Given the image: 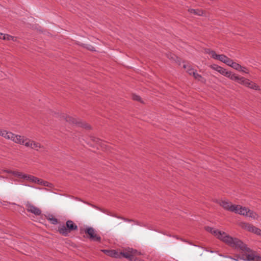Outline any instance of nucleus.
<instances>
[{
	"mask_svg": "<svg viewBox=\"0 0 261 261\" xmlns=\"http://www.w3.org/2000/svg\"><path fill=\"white\" fill-rule=\"evenodd\" d=\"M237 82L239 84L245 86L246 82H247V79L244 77L239 76Z\"/></svg>",
	"mask_w": 261,
	"mask_h": 261,
	"instance_id": "24",
	"label": "nucleus"
},
{
	"mask_svg": "<svg viewBox=\"0 0 261 261\" xmlns=\"http://www.w3.org/2000/svg\"><path fill=\"white\" fill-rule=\"evenodd\" d=\"M4 34L0 33V39H3Z\"/></svg>",
	"mask_w": 261,
	"mask_h": 261,
	"instance_id": "36",
	"label": "nucleus"
},
{
	"mask_svg": "<svg viewBox=\"0 0 261 261\" xmlns=\"http://www.w3.org/2000/svg\"><path fill=\"white\" fill-rule=\"evenodd\" d=\"M206 230L231 247L240 250L242 253V256L239 257L240 259L244 261H261L260 256L238 238L231 237L224 231L211 227H206Z\"/></svg>",
	"mask_w": 261,
	"mask_h": 261,
	"instance_id": "1",
	"label": "nucleus"
},
{
	"mask_svg": "<svg viewBox=\"0 0 261 261\" xmlns=\"http://www.w3.org/2000/svg\"><path fill=\"white\" fill-rule=\"evenodd\" d=\"M219 204L226 210L232 212H233V211L236 210V208H237V207L236 206V205L232 204L228 200H220L219 202Z\"/></svg>",
	"mask_w": 261,
	"mask_h": 261,
	"instance_id": "8",
	"label": "nucleus"
},
{
	"mask_svg": "<svg viewBox=\"0 0 261 261\" xmlns=\"http://www.w3.org/2000/svg\"><path fill=\"white\" fill-rule=\"evenodd\" d=\"M189 12L191 14H194L198 16H202L203 14V11L200 9H189Z\"/></svg>",
	"mask_w": 261,
	"mask_h": 261,
	"instance_id": "16",
	"label": "nucleus"
},
{
	"mask_svg": "<svg viewBox=\"0 0 261 261\" xmlns=\"http://www.w3.org/2000/svg\"><path fill=\"white\" fill-rule=\"evenodd\" d=\"M183 67L187 69V71L189 73L190 75H193L194 73L195 72V71L192 69L190 65L184 64L183 65Z\"/></svg>",
	"mask_w": 261,
	"mask_h": 261,
	"instance_id": "20",
	"label": "nucleus"
},
{
	"mask_svg": "<svg viewBox=\"0 0 261 261\" xmlns=\"http://www.w3.org/2000/svg\"><path fill=\"white\" fill-rule=\"evenodd\" d=\"M231 67L233 68V69L239 71H240V69H242V66H241L239 64L237 63L236 62H233Z\"/></svg>",
	"mask_w": 261,
	"mask_h": 261,
	"instance_id": "25",
	"label": "nucleus"
},
{
	"mask_svg": "<svg viewBox=\"0 0 261 261\" xmlns=\"http://www.w3.org/2000/svg\"><path fill=\"white\" fill-rule=\"evenodd\" d=\"M231 73L232 72H230V71H227L226 69L225 70L223 74V75L227 77H228L229 79L230 78L231 75Z\"/></svg>",
	"mask_w": 261,
	"mask_h": 261,
	"instance_id": "29",
	"label": "nucleus"
},
{
	"mask_svg": "<svg viewBox=\"0 0 261 261\" xmlns=\"http://www.w3.org/2000/svg\"><path fill=\"white\" fill-rule=\"evenodd\" d=\"M239 76H238L236 74H235L234 73H232L229 79L231 80H233V81L237 82V81L239 79Z\"/></svg>",
	"mask_w": 261,
	"mask_h": 261,
	"instance_id": "28",
	"label": "nucleus"
},
{
	"mask_svg": "<svg viewBox=\"0 0 261 261\" xmlns=\"http://www.w3.org/2000/svg\"><path fill=\"white\" fill-rule=\"evenodd\" d=\"M253 232L258 235L261 236V229L256 227H255V228H254Z\"/></svg>",
	"mask_w": 261,
	"mask_h": 261,
	"instance_id": "30",
	"label": "nucleus"
},
{
	"mask_svg": "<svg viewBox=\"0 0 261 261\" xmlns=\"http://www.w3.org/2000/svg\"><path fill=\"white\" fill-rule=\"evenodd\" d=\"M119 257H123L132 261L135 256L140 255L141 254V252L138 251L136 249L131 248H127L124 249L122 251L119 252Z\"/></svg>",
	"mask_w": 261,
	"mask_h": 261,
	"instance_id": "4",
	"label": "nucleus"
},
{
	"mask_svg": "<svg viewBox=\"0 0 261 261\" xmlns=\"http://www.w3.org/2000/svg\"><path fill=\"white\" fill-rule=\"evenodd\" d=\"M242 227H244L245 229L247 230L248 231L252 232L253 231L254 228H255L254 226L248 223H243L242 225Z\"/></svg>",
	"mask_w": 261,
	"mask_h": 261,
	"instance_id": "17",
	"label": "nucleus"
},
{
	"mask_svg": "<svg viewBox=\"0 0 261 261\" xmlns=\"http://www.w3.org/2000/svg\"><path fill=\"white\" fill-rule=\"evenodd\" d=\"M211 68L213 69L218 71L219 73H220L222 75H223V74L225 70V69H224V68L221 67V66H219L216 64H214V65H212Z\"/></svg>",
	"mask_w": 261,
	"mask_h": 261,
	"instance_id": "14",
	"label": "nucleus"
},
{
	"mask_svg": "<svg viewBox=\"0 0 261 261\" xmlns=\"http://www.w3.org/2000/svg\"><path fill=\"white\" fill-rule=\"evenodd\" d=\"M233 61L232 60H231V59L229 58L228 57V58L227 59L225 64H227L228 66H230V67H231L232 65L233 64Z\"/></svg>",
	"mask_w": 261,
	"mask_h": 261,
	"instance_id": "27",
	"label": "nucleus"
},
{
	"mask_svg": "<svg viewBox=\"0 0 261 261\" xmlns=\"http://www.w3.org/2000/svg\"><path fill=\"white\" fill-rule=\"evenodd\" d=\"M101 251L103 252L106 255L115 258L119 257V252L115 250H107V249H102Z\"/></svg>",
	"mask_w": 261,
	"mask_h": 261,
	"instance_id": "12",
	"label": "nucleus"
},
{
	"mask_svg": "<svg viewBox=\"0 0 261 261\" xmlns=\"http://www.w3.org/2000/svg\"><path fill=\"white\" fill-rule=\"evenodd\" d=\"M168 58H172V59H173V57H171V56H168Z\"/></svg>",
	"mask_w": 261,
	"mask_h": 261,
	"instance_id": "38",
	"label": "nucleus"
},
{
	"mask_svg": "<svg viewBox=\"0 0 261 261\" xmlns=\"http://www.w3.org/2000/svg\"><path fill=\"white\" fill-rule=\"evenodd\" d=\"M85 232L89 235L88 238L93 241L100 242L101 237L97 234L95 230L90 227L85 228Z\"/></svg>",
	"mask_w": 261,
	"mask_h": 261,
	"instance_id": "6",
	"label": "nucleus"
},
{
	"mask_svg": "<svg viewBox=\"0 0 261 261\" xmlns=\"http://www.w3.org/2000/svg\"><path fill=\"white\" fill-rule=\"evenodd\" d=\"M47 219L53 224L56 225L58 223V219L51 215H48Z\"/></svg>",
	"mask_w": 261,
	"mask_h": 261,
	"instance_id": "21",
	"label": "nucleus"
},
{
	"mask_svg": "<svg viewBox=\"0 0 261 261\" xmlns=\"http://www.w3.org/2000/svg\"><path fill=\"white\" fill-rule=\"evenodd\" d=\"M136 256H135L132 261H144L143 260H140V259L137 258Z\"/></svg>",
	"mask_w": 261,
	"mask_h": 261,
	"instance_id": "34",
	"label": "nucleus"
},
{
	"mask_svg": "<svg viewBox=\"0 0 261 261\" xmlns=\"http://www.w3.org/2000/svg\"><path fill=\"white\" fill-rule=\"evenodd\" d=\"M239 71H242V72H243L244 73H249L248 69L246 67H243V66H242V69H240Z\"/></svg>",
	"mask_w": 261,
	"mask_h": 261,
	"instance_id": "31",
	"label": "nucleus"
},
{
	"mask_svg": "<svg viewBox=\"0 0 261 261\" xmlns=\"http://www.w3.org/2000/svg\"><path fill=\"white\" fill-rule=\"evenodd\" d=\"M193 75L194 77V78L198 81H199L203 83L205 82V80L201 75L199 74L198 73L196 72L194 73V74Z\"/></svg>",
	"mask_w": 261,
	"mask_h": 261,
	"instance_id": "22",
	"label": "nucleus"
},
{
	"mask_svg": "<svg viewBox=\"0 0 261 261\" xmlns=\"http://www.w3.org/2000/svg\"><path fill=\"white\" fill-rule=\"evenodd\" d=\"M133 99L135 100H137V101H140L141 100V97L138 96V95H133Z\"/></svg>",
	"mask_w": 261,
	"mask_h": 261,
	"instance_id": "32",
	"label": "nucleus"
},
{
	"mask_svg": "<svg viewBox=\"0 0 261 261\" xmlns=\"http://www.w3.org/2000/svg\"><path fill=\"white\" fill-rule=\"evenodd\" d=\"M247 217L251 218L254 220H257L259 218L258 215L256 212L250 210H249Z\"/></svg>",
	"mask_w": 261,
	"mask_h": 261,
	"instance_id": "15",
	"label": "nucleus"
},
{
	"mask_svg": "<svg viewBox=\"0 0 261 261\" xmlns=\"http://www.w3.org/2000/svg\"><path fill=\"white\" fill-rule=\"evenodd\" d=\"M245 86L253 89H257L258 87L253 82L250 81L248 79L247 82H246Z\"/></svg>",
	"mask_w": 261,
	"mask_h": 261,
	"instance_id": "18",
	"label": "nucleus"
},
{
	"mask_svg": "<svg viewBox=\"0 0 261 261\" xmlns=\"http://www.w3.org/2000/svg\"><path fill=\"white\" fill-rule=\"evenodd\" d=\"M26 208L28 212L31 213L36 216H39L41 214V210L31 203L28 202L25 204Z\"/></svg>",
	"mask_w": 261,
	"mask_h": 261,
	"instance_id": "10",
	"label": "nucleus"
},
{
	"mask_svg": "<svg viewBox=\"0 0 261 261\" xmlns=\"http://www.w3.org/2000/svg\"><path fill=\"white\" fill-rule=\"evenodd\" d=\"M236 206L237 208H236V210L233 211L234 213L247 217L250 210L249 209L246 207L242 206L240 205H236Z\"/></svg>",
	"mask_w": 261,
	"mask_h": 261,
	"instance_id": "11",
	"label": "nucleus"
},
{
	"mask_svg": "<svg viewBox=\"0 0 261 261\" xmlns=\"http://www.w3.org/2000/svg\"><path fill=\"white\" fill-rule=\"evenodd\" d=\"M118 218L121 219L123 220L125 222H129L133 221V220L127 219H126V218H122V217H118Z\"/></svg>",
	"mask_w": 261,
	"mask_h": 261,
	"instance_id": "33",
	"label": "nucleus"
},
{
	"mask_svg": "<svg viewBox=\"0 0 261 261\" xmlns=\"http://www.w3.org/2000/svg\"><path fill=\"white\" fill-rule=\"evenodd\" d=\"M77 228V225L72 220H67L66 222V226L64 225H60L58 227V230L62 235L67 236L71 231L76 230Z\"/></svg>",
	"mask_w": 261,
	"mask_h": 261,
	"instance_id": "3",
	"label": "nucleus"
},
{
	"mask_svg": "<svg viewBox=\"0 0 261 261\" xmlns=\"http://www.w3.org/2000/svg\"><path fill=\"white\" fill-rule=\"evenodd\" d=\"M17 144L24 145L26 147L30 148L38 151H41L44 149L43 146L40 143L31 140L24 136H20V138H19Z\"/></svg>",
	"mask_w": 261,
	"mask_h": 261,
	"instance_id": "2",
	"label": "nucleus"
},
{
	"mask_svg": "<svg viewBox=\"0 0 261 261\" xmlns=\"http://www.w3.org/2000/svg\"><path fill=\"white\" fill-rule=\"evenodd\" d=\"M0 136L6 139L10 140L17 144L21 135H16L11 132L0 129Z\"/></svg>",
	"mask_w": 261,
	"mask_h": 261,
	"instance_id": "5",
	"label": "nucleus"
},
{
	"mask_svg": "<svg viewBox=\"0 0 261 261\" xmlns=\"http://www.w3.org/2000/svg\"><path fill=\"white\" fill-rule=\"evenodd\" d=\"M65 120L67 122H69L70 123L76 124L79 126H81V127L87 128V129L90 128V126L88 124H87V123H86L85 122H80V121H78L77 120H76L75 118H73L70 116H66L65 118Z\"/></svg>",
	"mask_w": 261,
	"mask_h": 261,
	"instance_id": "7",
	"label": "nucleus"
},
{
	"mask_svg": "<svg viewBox=\"0 0 261 261\" xmlns=\"http://www.w3.org/2000/svg\"><path fill=\"white\" fill-rule=\"evenodd\" d=\"M206 53L211 55L212 58L214 59L218 60L222 62L225 63L228 57L224 55H217L215 51L210 50V49H207L206 50Z\"/></svg>",
	"mask_w": 261,
	"mask_h": 261,
	"instance_id": "9",
	"label": "nucleus"
},
{
	"mask_svg": "<svg viewBox=\"0 0 261 261\" xmlns=\"http://www.w3.org/2000/svg\"><path fill=\"white\" fill-rule=\"evenodd\" d=\"M37 183L40 185L44 186L45 187H49V188H51L53 187L52 184L49 183L46 181H44L41 179H39V181H37Z\"/></svg>",
	"mask_w": 261,
	"mask_h": 261,
	"instance_id": "19",
	"label": "nucleus"
},
{
	"mask_svg": "<svg viewBox=\"0 0 261 261\" xmlns=\"http://www.w3.org/2000/svg\"><path fill=\"white\" fill-rule=\"evenodd\" d=\"M13 172V171H11V170H8V171H7V173H11V174H12V172Z\"/></svg>",
	"mask_w": 261,
	"mask_h": 261,
	"instance_id": "37",
	"label": "nucleus"
},
{
	"mask_svg": "<svg viewBox=\"0 0 261 261\" xmlns=\"http://www.w3.org/2000/svg\"><path fill=\"white\" fill-rule=\"evenodd\" d=\"M12 174L14 175L15 176L23 179L24 178L25 175L24 173L18 171H13L12 172Z\"/></svg>",
	"mask_w": 261,
	"mask_h": 261,
	"instance_id": "23",
	"label": "nucleus"
},
{
	"mask_svg": "<svg viewBox=\"0 0 261 261\" xmlns=\"http://www.w3.org/2000/svg\"><path fill=\"white\" fill-rule=\"evenodd\" d=\"M23 179L29 180L33 182L37 183V181H39V178L30 175H27L25 174L24 177Z\"/></svg>",
	"mask_w": 261,
	"mask_h": 261,
	"instance_id": "13",
	"label": "nucleus"
},
{
	"mask_svg": "<svg viewBox=\"0 0 261 261\" xmlns=\"http://www.w3.org/2000/svg\"><path fill=\"white\" fill-rule=\"evenodd\" d=\"M87 48L89 50H92V51L94 50V47H93L92 46H91V45H89V46H88V47H87Z\"/></svg>",
	"mask_w": 261,
	"mask_h": 261,
	"instance_id": "35",
	"label": "nucleus"
},
{
	"mask_svg": "<svg viewBox=\"0 0 261 261\" xmlns=\"http://www.w3.org/2000/svg\"><path fill=\"white\" fill-rule=\"evenodd\" d=\"M14 37L8 35V34H4L3 39V40H14Z\"/></svg>",
	"mask_w": 261,
	"mask_h": 261,
	"instance_id": "26",
	"label": "nucleus"
}]
</instances>
